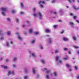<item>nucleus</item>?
Segmentation results:
<instances>
[{
	"label": "nucleus",
	"mask_w": 79,
	"mask_h": 79,
	"mask_svg": "<svg viewBox=\"0 0 79 79\" xmlns=\"http://www.w3.org/2000/svg\"><path fill=\"white\" fill-rule=\"evenodd\" d=\"M56 60L57 61V64H60V63H63V62L61 60H59V56H58L56 57Z\"/></svg>",
	"instance_id": "1"
},
{
	"label": "nucleus",
	"mask_w": 79,
	"mask_h": 79,
	"mask_svg": "<svg viewBox=\"0 0 79 79\" xmlns=\"http://www.w3.org/2000/svg\"><path fill=\"white\" fill-rule=\"evenodd\" d=\"M38 3L40 4L41 8H44V1H40Z\"/></svg>",
	"instance_id": "2"
},
{
	"label": "nucleus",
	"mask_w": 79,
	"mask_h": 79,
	"mask_svg": "<svg viewBox=\"0 0 79 79\" xmlns=\"http://www.w3.org/2000/svg\"><path fill=\"white\" fill-rule=\"evenodd\" d=\"M10 74H12V75H13V76H15V73L14 71L10 70L8 72V75L10 76Z\"/></svg>",
	"instance_id": "3"
},
{
	"label": "nucleus",
	"mask_w": 79,
	"mask_h": 79,
	"mask_svg": "<svg viewBox=\"0 0 79 79\" xmlns=\"http://www.w3.org/2000/svg\"><path fill=\"white\" fill-rule=\"evenodd\" d=\"M38 15L40 19H42L43 17V14L42 12H40L38 13Z\"/></svg>",
	"instance_id": "4"
},
{
	"label": "nucleus",
	"mask_w": 79,
	"mask_h": 79,
	"mask_svg": "<svg viewBox=\"0 0 79 79\" xmlns=\"http://www.w3.org/2000/svg\"><path fill=\"white\" fill-rule=\"evenodd\" d=\"M2 11H4V12H5V11H6L7 10V8L6 7H2L1 9H0Z\"/></svg>",
	"instance_id": "5"
},
{
	"label": "nucleus",
	"mask_w": 79,
	"mask_h": 79,
	"mask_svg": "<svg viewBox=\"0 0 79 79\" xmlns=\"http://www.w3.org/2000/svg\"><path fill=\"white\" fill-rule=\"evenodd\" d=\"M42 71H45L46 70V74H48V73L50 72V71L48 70L47 68H45L44 69H42Z\"/></svg>",
	"instance_id": "6"
},
{
	"label": "nucleus",
	"mask_w": 79,
	"mask_h": 79,
	"mask_svg": "<svg viewBox=\"0 0 79 79\" xmlns=\"http://www.w3.org/2000/svg\"><path fill=\"white\" fill-rule=\"evenodd\" d=\"M69 25H70V26H71L72 27H73V28H74L75 24H74V23L73 22H70L69 23Z\"/></svg>",
	"instance_id": "7"
},
{
	"label": "nucleus",
	"mask_w": 79,
	"mask_h": 79,
	"mask_svg": "<svg viewBox=\"0 0 79 79\" xmlns=\"http://www.w3.org/2000/svg\"><path fill=\"white\" fill-rule=\"evenodd\" d=\"M1 68H3L4 69H8L9 67L7 66V65H2L1 66Z\"/></svg>",
	"instance_id": "8"
},
{
	"label": "nucleus",
	"mask_w": 79,
	"mask_h": 79,
	"mask_svg": "<svg viewBox=\"0 0 79 79\" xmlns=\"http://www.w3.org/2000/svg\"><path fill=\"white\" fill-rule=\"evenodd\" d=\"M29 57H31L32 56H33V57H34V58H36L37 57V56L34 53H32L31 54V55L30 56H29Z\"/></svg>",
	"instance_id": "9"
},
{
	"label": "nucleus",
	"mask_w": 79,
	"mask_h": 79,
	"mask_svg": "<svg viewBox=\"0 0 79 79\" xmlns=\"http://www.w3.org/2000/svg\"><path fill=\"white\" fill-rule=\"evenodd\" d=\"M16 34H17V35H18V39H19V40H22V39H23L19 35V33L16 32Z\"/></svg>",
	"instance_id": "10"
},
{
	"label": "nucleus",
	"mask_w": 79,
	"mask_h": 79,
	"mask_svg": "<svg viewBox=\"0 0 79 79\" xmlns=\"http://www.w3.org/2000/svg\"><path fill=\"white\" fill-rule=\"evenodd\" d=\"M52 43V39L50 38L48 39V44H50Z\"/></svg>",
	"instance_id": "11"
},
{
	"label": "nucleus",
	"mask_w": 79,
	"mask_h": 79,
	"mask_svg": "<svg viewBox=\"0 0 79 79\" xmlns=\"http://www.w3.org/2000/svg\"><path fill=\"white\" fill-rule=\"evenodd\" d=\"M33 16L34 18H37V17L38 16L37 14V13H35V12H34V13L33 14Z\"/></svg>",
	"instance_id": "12"
},
{
	"label": "nucleus",
	"mask_w": 79,
	"mask_h": 79,
	"mask_svg": "<svg viewBox=\"0 0 79 79\" xmlns=\"http://www.w3.org/2000/svg\"><path fill=\"white\" fill-rule=\"evenodd\" d=\"M29 31L30 33L32 34V33L33 32V31H34V29H33V28H30L29 29Z\"/></svg>",
	"instance_id": "13"
},
{
	"label": "nucleus",
	"mask_w": 79,
	"mask_h": 79,
	"mask_svg": "<svg viewBox=\"0 0 79 79\" xmlns=\"http://www.w3.org/2000/svg\"><path fill=\"white\" fill-rule=\"evenodd\" d=\"M45 32H47V33H48L49 32H51V31L49 29H46L45 30Z\"/></svg>",
	"instance_id": "14"
},
{
	"label": "nucleus",
	"mask_w": 79,
	"mask_h": 79,
	"mask_svg": "<svg viewBox=\"0 0 79 79\" xmlns=\"http://www.w3.org/2000/svg\"><path fill=\"white\" fill-rule=\"evenodd\" d=\"M65 66H66V67H67V68H71V65L69 64H65Z\"/></svg>",
	"instance_id": "15"
},
{
	"label": "nucleus",
	"mask_w": 79,
	"mask_h": 79,
	"mask_svg": "<svg viewBox=\"0 0 79 79\" xmlns=\"http://www.w3.org/2000/svg\"><path fill=\"white\" fill-rule=\"evenodd\" d=\"M32 71L34 74H35L36 73V70H35L34 68H33L32 69Z\"/></svg>",
	"instance_id": "16"
},
{
	"label": "nucleus",
	"mask_w": 79,
	"mask_h": 79,
	"mask_svg": "<svg viewBox=\"0 0 79 79\" xmlns=\"http://www.w3.org/2000/svg\"><path fill=\"white\" fill-rule=\"evenodd\" d=\"M68 58H69V57H68V56H67L66 57H64L63 58V59L64 60H68Z\"/></svg>",
	"instance_id": "17"
},
{
	"label": "nucleus",
	"mask_w": 79,
	"mask_h": 79,
	"mask_svg": "<svg viewBox=\"0 0 79 79\" xmlns=\"http://www.w3.org/2000/svg\"><path fill=\"white\" fill-rule=\"evenodd\" d=\"M63 40L64 41H68V40H69V39L64 37L63 39Z\"/></svg>",
	"instance_id": "18"
},
{
	"label": "nucleus",
	"mask_w": 79,
	"mask_h": 79,
	"mask_svg": "<svg viewBox=\"0 0 79 79\" xmlns=\"http://www.w3.org/2000/svg\"><path fill=\"white\" fill-rule=\"evenodd\" d=\"M73 8H74V9H75V10H79V7L76 8V6H73Z\"/></svg>",
	"instance_id": "19"
},
{
	"label": "nucleus",
	"mask_w": 79,
	"mask_h": 79,
	"mask_svg": "<svg viewBox=\"0 0 79 79\" xmlns=\"http://www.w3.org/2000/svg\"><path fill=\"white\" fill-rule=\"evenodd\" d=\"M11 31H8L7 32V34L8 35H11Z\"/></svg>",
	"instance_id": "20"
},
{
	"label": "nucleus",
	"mask_w": 79,
	"mask_h": 79,
	"mask_svg": "<svg viewBox=\"0 0 79 79\" xmlns=\"http://www.w3.org/2000/svg\"><path fill=\"white\" fill-rule=\"evenodd\" d=\"M20 5L22 8H24V4H23V3H20Z\"/></svg>",
	"instance_id": "21"
},
{
	"label": "nucleus",
	"mask_w": 79,
	"mask_h": 79,
	"mask_svg": "<svg viewBox=\"0 0 79 79\" xmlns=\"http://www.w3.org/2000/svg\"><path fill=\"white\" fill-rule=\"evenodd\" d=\"M17 59V57H14L13 59V61H16Z\"/></svg>",
	"instance_id": "22"
},
{
	"label": "nucleus",
	"mask_w": 79,
	"mask_h": 79,
	"mask_svg": "<svg viewBox=\"0 0 79 79\" xmlns=\"http://www.w3.org/2000/svg\"><path fill=\"white\" fill-rule=\"evenodd\" d=\"M1 14L3 16H6V14L5 13V12H2L1 13Z\"/></svg>",
	"instance_id": "23"
},
{
	"label": "nucleus",
	"mask_w": 79,
	"mask_h": 79,
	"mask_svg": "<svg viewBox=\"0 0 79 79\" xmlns=\"http://www.w3.org/2000/svg\"><path fill=\"white\" fill-rule=\"evenodd\" d=\"M41 61L43 63V64H45V60H44V59H42L41 60Z\"/></svg>",
	"instance_id": "24"
},
{
	"label": "nucleus",
	"mask_w": 79,
	"mask_h": 79,
	"mask_svg": "<svg viewBox=\"0 0 79 79\" xmlns=\"http://www.w3.org/2000/svg\"><path fill=\"white\" fill-rule=\"evenodd\" d=\"M35 40H32L31 41V43L32 44H34L35 43Z\"/></svg>",
	"instance_id": "25"
},
{
	"label": "nucleus",
	"mask_w": 79,
	"mask_h": 79,
	"mask_svg": "<svg viewBox=\"0 0 79 79\" xmlns=\"http://www.w3.org/2000/svg\"><path fill=\"white\" fill-rule=\"evenodd\" d=\"M37 10V9L36 8H34L33 9V12L34 13H35V12L36 11V10Z\"/></svg>",
	"instance_id": "26"
},
{
	"label": "nucleus",
	"mask_w": 79,
	"mask_h": 79,
	"mask_svg": "<svg viewBox=\"0 0 79 79\" xmlns=\"http://www.w3.org/2000/svg\"><path fill=\"white\" fill-rule=\"evenodd\" d=\"M54 28L55 29H56V28H58V26L57 25H54L53 26Z\"/></svg>",
	"instance_id": "27"
},
{
	"label": "nucleus",
	"mask_w": 79,
	"mask_h": 79,
	"mask_svg": "<svg viewBox=\"0 0 79 79\" xmlns=\"http://www.w3.org/2000/svg\"><path fill=\"white\" fill-rule=\"evenodd\" d=\"M28 78H29L28 76H26L24 77V79H28Z\"/></svg>",
	"instance_id": "28"
},
{
	"label": "nucleus",
	"mask_w": 79,
	"mask_h": 79,
	"mask_svg": "<svg viewBox=\"0 0 79 79\" xmlns=\"http://www.w3.org/2000/svg\"><path fill=\"white\" fill-rule=\"evenodd\" d=\"M53 74L55 77H56V76H57V73L56 72H54L53 73Z\"/></svg>",
	"instance_id": "29"
},
{
	"label": "nucleus",
	"mask_w": 79,
	"mask_h": 79,
	"mask_svg": "<svg viewBox=\"0 0 79 79\" xmlns=\"http://www.w3.org/2000/svg\"><path fill=\"white\" fill-rule=\"evenodd\" d=\"M73 38L75 40H76V39H77V38H76V37L75 36H73Z\"/></svg>",
	"instance_id": "30"
},
{
	"label": "nucleus",
	"mask_w": 79,
	"mask_h": 79,
	"mask_svg": "<svg viewBox=\"0 0 79 79\" xmlns=\"http://www.w3.org/2000/svg\"><path fill=\"white\" fill-rule=\"evenodd\" d=\"M12 67H13L14 68H15L16 67V64H13L12 65Z\"/></svg>",
	"instance_id": "31"
},
{
	"label": "nucleus",
	"mask_w": 79,
	"mask_h": 79,
	"mask_svg": "<svg viewBox=\"0 0 79 79\" xmlns=\"http://www.w3.org/2000/svg\"><path fill=\"white\" fill-rule=\"evenodd\" d=\"M74 69L76 70V71H77V66H74Z\"/></svg>",
	"instance_id": "32"
},
{
	"label": "nucleus",
	"mask_w": 79,
	"mask_h": 79,
	"mask_svg": "<svg viewBox=\"0 0 79 79\" xmlns=\"http://www.w3.org/2000/svg\"><path fill=\"white\" fill-rule=\"evenodd\" d=\"M34 34H35V35H37L38 34H39V32L37 31H36L34 33Z\"/></svg>",
	"instance_id": "33"
},
{
	"label": "nucleus",
	"mask_w": 79,
	"mask_h": 79,
	"mask_svg": "<svg viewBox=\"0 0 79 79\" xmlns=\"http://www.w3.org/2000/svg\"><path fill=\"white\" fill-rule=\"evenodd\" d=\"M11 13L13 14L15 13H16V11L14 10H12L11 11Z\"/></svg>",
	"instance_id": "34"
},
{
	"label": "nucleus",
	"mask_w": 79,
	"mask_h": 79,
	"mask_svg": "<svg viewBox=\"0 0 79 79\" xmlns=\"http://www.w3.org/2000/svg\"><path fill=\"white\" fill-rule=\"evenodd\" d=\"M7 20L8 21H11V19L10 18H7Z\"/></svg>",
	"instance_id": "35"
},
{
	"label": "nucleus",
	"mask_w": 79,
	"mask_h": 79,
	"mask_svg": "<svg viewBox=\"0 0 79 79\" xmlns=\"http://www.w3.org/2000/svg\"><path fill=\"white\" fill-rule=\"evenodd\" d=\"M72 70H73V69H72L71 67L70 68H69V71L71 72L72 71Z\"/></svg>",
	"instance_id": "36"
},
{
	"label": "nucleus",
	"mask_w": 79,
	"mask_h": 79,
	"mask_svg": "<svg viewBox=\"0 0 79 79\" xmlns=\"http://www.w3.org/2000/svg\"><path fill=\"white\" fill-rule=\"evenodd\" d=\"M64 51H67L68 50V48H64Z\"/></svg>",
	"instance_id": "37"
},
{
	"label": "nucleus",
	"mask_w": 79,
	"mask_h": 79,
	"mask_svg": "<svg viewBox=\"0 0 79 79\" xmlns=\"http://www.w3.org/2000/svg\"><path fill=\"white\" fill-rule=\"evenodd\" d=\"M64 33V30H63L61 32H60V34H63Z\"/></svg>",
	"instance_id": "38"
},
{
	"label": "nucleus",
	"mask_w": 79,
	"mask_h": 79,
	"mask_svg": "<svg viewBox=\"0 0 79 79\" xmlns=\"http://www.w3.org/2000/svg\"><path fill=\"white\" fill-rule=\"evenodd\" d=\"M46 78L47 79H49V75H46Z\"/></svg>",
	"instance_id": "39"
},
{
	"label": "nucleus",
	"mask_w": 79,
	"mask_h": 79,
	"mask_svg": "<svg viewBox=\"0 0 79 79\" xmlns=\"http://www.w3.org/2000/svg\"><path fill=\"white\" fill-rule=\"evenodd\" d=\"M16 21L17 23H19V19H16Z\"/></svg>",
	"instance_id": "40"
},
{
	"label": "nucleus",
	"mask_w": 79,
	"mask_h": 79,
	"mask_svg": "<svg viewBox=\"0 0 79 79\" xmlns=\"http://www.w3.org/2000/svg\"><path fill=\"white\" fill-rule=\"evenodd\" d=\"M59 52V50H57L55 51V53H58Z\"/></svg>",
	"instance_id": "41"
},
{
	"label": "nucleus",
	"mask_w": 79,
	"mask_h": 79,
	"mask_svg": "<svg viewBox=\"0 0 79 79\" xmlns=\"http://www.w3.org/2000/svg\"><path fill=\"white\" fill-rule=\"evenodd\" d=\"M30 23V22L29 21H26V23L27 24H27H29V23Z\"/></svg>",
	"instance_id": "42"
},
{
	"label": "nucleus",
	"mask_w": 79,
	"mask_h": 79,
	"mask_svg": "<svg viewBox=\"0 0 79 79\" xmlns=\"http://www.w3.org/2000/svg\"><path fill=\"white\" fill-rule=\"evenodd\" d=\"M6 61L7 63H8L9 62V60H8V59H7L6 60Z\"/></svg>",
	"instance_id": "43"
},
{
	"label": "nucleus",
	"mask_w": 79,
	"mask_h": 79,
	"mask_svg": "<svg viewBox=\"0 0 79 79\" xmlns=\"http://www.w3.org/2000/svg\"><path fill=\"white\" fill-rule=\"evenodd\" d=\"M1 40H4V37L3 36L1 38Z\"/></svg>",
	"instance_id": "44"
},
{
	"label": "nucleus",
	"mask_w": 79,
	"mask_h": 79,
	"mask_svg": "<svg viewBox=\"0 0 79 79\" xmlns=\"http://www.w3.org/2000/svg\"><path fill=\"white\" fill-rule=\"evenodd\" d=\"M53 14L54 15H57V12L56 11L53 12Z\"/></svg>",
	"instance_id": "45"
},
{
	"label": "nucleus",
	"mask_w": 79,
	"mask_h": 79,
	"mask_svg": "<svg viewBox=\"0 0 79 79\" xmlns=\"http://www.w3.org/2000/svg\"><path fill=\"white\" fill-rule=\"evenodd\" d=\"M40 48L41 49H42L44 48V47L42 45H41L40 46Z\"/></svg>",
	"instance_id": "46"
},
{
	"label": "nucleus",
	"mask_w": 79,
	"mask_h": 79,
	"mask_svg": "<svg viewBox=\"0 0 79 79\" xmlns=\"http://www.w3.org/2000/svg\"><path fill=\"white\" fill-rule=\"evenodd\" d=\"M6 45H7L8 47H9L10 46V44H9V43L8 42H7Z\"/></svg>",
	"instance_id": "47"
},
{
	"label": "nucleus",
	"mask_w": 79,
	"mask_h": 79,
	"mask_svg": "<svg viewBox=\"0 0 79 79\" xmlns=\"http://www.w3.org/2000/svg\"><path fill=\"white\" fill-rule=\"evenodd\" d=\"M56 2V0H53L52 2V3H55Z\"/></svg>",
	"instance_id": "48"
},
{
	"label": "nucleus",
	"mask_w": 79,
	"mask_h": 79,
	"mask_svg": "<svg viewBox=\"0 0 79 79\" xmlns=\"http://www.w3.org/2000/svg\"><path fill=\"white\" fill-rule=\"evenodd\" d=\"M74 48H79V47H77V46H74Z\"/></svg>",
	"instance_id": "49"
},
{
	"label": "nucleus",
	"mask_w": 79,
	"mask_h": 79,
	"mask_svg": "<svg viewBox=\"0 0 79 79\" xmlns=\"http://www.w3.org/2000/svg\"><path fill=\"white\" fill-rule=\"evenodd\" d=\"M70 15L71 16H74V14L72 13H71L70 14Z\"/></svg>",
	"instance_id": "50"
},
{
	"label": "nucleus",
	"mask_w": 79,
	"mask_h": 79,
	"mask_svg": "<svg viewBox=\"0 0 79 79\" xmlns=\"http://www.w3.org/2000/svg\"><path fill=\"white\" fill-rule=\"evenodd\" d=\"M27 26H31V22H30V23H29V24H27Z\"/></svg>",
	"instance_id": "51"
},
{
	"label": "nucleus",
	"mask_w": 79,
	"mask_h": 79,
	"mask_svg": "<svg viewBox=\"0 0 79 79\" xmlns=\"http://www.w3.org/2000/svg\"><path fill=\"white\" fill-rule=\"evenodd\" d=\"M69 54H72V53H71V52L70 51H69Z\"/></svg>",
	"instance_id": "52"
},
{
	"label": "nucleus",
	"mask_w": 79,
	"mask_h": 79,
	"mask_svg": "<svg viewBox=\"0 0 79 79\" xmlns=\"http://www.w3.org/2000/svg\"><path fill=\"white\" fill-rule=\"evenodd\" d=\"M76 22H77V23H79V20H76Z\"/></svg>",
	"instance_id": "53"
},
{
	"label": "nucleus",
	"mask_w": 79,
	"mask_h": 79,
	"mask_svg": "<svg viewBox=\"0 0 79 79\" xmlns=\"http://www.w3.org/2000/svg\"><path fill=\"white\" fill-rule=\"evenodd\" d=\"M74 19H76V18H77V17L76 16L73 17Z\"/></svg>",
	"instance_id": "54"
},
{
	"label": "nucleus",
	"mask_w": 79,
	"mask_h": 79,
	"mask_svg": "<svg viewBox=\"0 0 79 79\" xmlns=\"http://www.w3.org/2000/svg\"><path fill=\"white\" fill-rule=\"evenodd\" d=\"M77 79H79V75H77Z\"/></svg>",
	"instance_id": "55"
},
{
	"label": "nucleus",
	"mask_w": 79,
	"mask_h": 79,
	"mask_svg": "<svg viewBox=\"0 0 79 79\" xmlns=\"http://www.w3.org/2000/svg\"><path fill=\"white\" fill-rule=\"evenodd\" d=\"M24 13L23 12H22L20 13L21 15H23Z\"/></svg>",
	"instance_id": "56"
},
{
	"label": "nucleus",
	"mask_w": 79,
	"mask_h": 79,
	"mask_svg": "<svg viewBox=\"0 0 79 79\" xmlns=\"http://www.w3.org/2000/svg\"><path fill=\"white\" fill-rule=\"evenodd\" d=\"M3 60V58L1 57L0 58V60Z\"/></svg>",
	"instance_id": "57"
},
{
	"label": "nucleus",
	"mask_w": 79,
	"mask_h": 79,
	"mask_svg": "<svg viewBox=\"0 0 79 79\" xmlns=\"http://www.w3.org/2000/svg\"><path fill=\"white\" fill-rule=\"evenodd\" d=\"M40 75H37V78H39V77H40Z\"/></svg>",
	"instance_id": "58"
},
{
	"label": "nucleus",
	"mask_w": 79,
	"mask_h": 79,
	"mask_svg": "<svg viewBox=\"0 0 79 79\" xmlns=\"http://www.w3.org/2000/svg\"><path fill=\"white\" fill-rule=\"evenodd\" d=\"M10 44H13V41H10Z\"/></svg>",
	"instance_id": "59"
},
{
	"label": "nucleus",
	"mask_w": 79,
	"mask_h": 79,
	"mask_svg": "<svg viewBox=\"0 0 79 79\" xmlns=\"http://www.w3.org/2000/svg\"><path fill=\"white\" fill-rule=\"evenodd\" d=\"M53 73H51L50 74L51 76H53Z\"/></svg>",
	"instance_id": "60"
},
{
	"label": "nucleus",
	"mask_w": 79,
	"mask_h": 79,
	"mask_svg": "<svg viewBox=\"0 0 79 79\" xmlns=\"http://www.w3.org/2000/svg\"><path fill=\"white\" fill-rule=\"evenodd\" d=\"M58 22H62V21H61V20H59L58 21Z\"/></svg>",
	"instance_id": "61"
},
{
	"label": "nucleus",
	"mask_w": 79,
	"mask_h": 79,
	"mask_svg": "<svg viewBox=\"0 0 79 79\" xmlns=\"http://www.w3.org/2000/svg\"><path fill=\"white\" fill-rule=\"evenodd\" d=\"M77 54H78V55L79 54V51H77Z\"/></svg>",
	"instance_id": "62"
},
{
	"label": "nucleus",
	"mask_w": 79,
	"mask_h": 79,
	"mask_svg": "<svg viewBox=\"0 0 79 79\" xmlns=\"http://www.w3.org/2000/svg\"><path fill=\"white\" fill-rule=\"evenodd\" d=\"M29 52L30 53H31L32 52L31 51H29Z\"/></svg>",
	"instance_id": "63"
},
{
	"label": "nucleus",
	"mask_w": 79,
	"mask_h": 79,
	"mask_svg": "<svg viewBox=\"0 0 79 79\" xmlns=\"http://www.w3.org/2000/svg\"><path fill=\"white\" fill-rule=\"evenodd\" d=\"M77 2L78 3H79V0H77Z\"/></svg>",
	"instance_id": "64"
}]
</instances>
